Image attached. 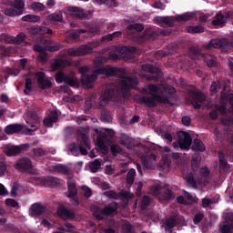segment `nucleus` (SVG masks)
Instances as JSON below:
<instances>
[{
	"label": "nucleus",
	"mask_w": 233,
	"mask_h": 233,
	"mask_svg": "<svg viewBox=\"0 0 233 233\" xmlns=\"http://www.w3.org/2000/svg\"><path fill=\"white\" fill-rule=\"evenodd\" d=\"M100 119H101V121H103V123H110V121H112V116H110V111H108L106 109L102 110Z\"/></svg>",
	"instance_id": "79ce46f5"
},
{
	"label": "nucleus",
	"mask_w": 233,
	"mask_h": 233,
	"mask_svg": "<svg viewBox=\"0 0 233 233\" xmlns=\"http://www.w3.org/2000/svg\"><path fill=\"white\" fill-rule=\"evenodd\" d=\"M19 187H21V185H19V183L15 182L12 186L11 188V198H17V192L19 191Z\"/></svg>",
	"instance_id": "13d9d810"
},
{
	"label": "nucleus",
	"mask_w": 233,
	"mask_h": 233,
	"mask_svg": "<svg viewBox=\"0 0 233 233\" xmlns=\"http://www.w3.org/2000/svg\"><path fill=\"white\" fill-rule=\"evenodd\" d=\"M8 168V166H6V162L5 160L0 161V177L5 175Z\"/></svg>",
	"instance_id": "0e129e2a"
},
{
	"label": "nucleus",
	"mask_w": 233,
	"mask_h": 233,
	"mask_svg": "<svg viewBox=\"0 0 233 233\" xmlns=\"http://www.w3.org/2000/svg\"><path fill=\"white\" fill-rule=\"evenodd\" d=\"M123 35V32L116 31L113 34H108L102 37V41H113L116 37H121Z\"/></svg>",
	"instance_id": "4c0bfd02"
},
{
	"label": "nucleus",
	"mask_w": 233,
	"mask_h": 233,
	"mask_svg": "<svg viewBox=\"0 0 233 233\" xmlns=\"http://www.w3.org/2000/svg\"><path fill=\"white\" fill-rule=\"evenodd\" d=\"M188 34H203L205 32V27L201 25H189L187 27Z\"/></svg>",
	"instance_id": "2f4dec72"
},
{
	"label": "nucleus",
	"mask_w": 233,
	"mask_h": 233,
	"mask_svg": "<svg viewBox=\"0 0 233 233\" xmlns=\"http://www.w3.org/2000/svg\"><path fill=\"white\" fill-rule=\"evenodd\" d=\"M4 14L5 15H9V17H14L15 15H21V14H19L18 10H16L15 8H12V7L6 8L5 10Z\"/></svg>",
	"instance_id": "3c124183"
},
{
	"label": "nucleus",
	"mask_w": 233,
	"mask_h": 233,
	"mask_svg": "<svg viewBox=\"0 0 233 233\" xmlns=\"http://www.w3.org/2000/svg\"><path fill=\"white\" fill-rule=\"evenodd\" d=\"M147 90L149 92V96H137V101L141 105H147V106L153 108L157 106V103H162L163 105H170V99L167 96H160L157 94V92H159V86L154 84H149L147 86Z\"/></svg>",
	"instance_id": "7ed1b4c3"
},
{
	"label": "nucleus",
	"mask_w": 233,
	"mask_h": 233,
	"mask_svg": "<svg viewBox=\"0 0 233 233\" xmlns=\"http://www.w3.org/2000/svg\"><path fill=\"white\" fill-rule=\"evenodd\" d=\"M118 52L120 54H124L125 56H127V54H136L137 52V48L134 47V46H121L118 48Z\"/></svg>",
	"instance_id": "7c9ffc66"
},
{
	"label": "nucleus",
	"mask_w": 233,
	"mask_h": 233,
	"mask_svg": "<svg viewBox=\"0 0 233 233\" xmlns=\"http://www.w3.org/2000/svg\"><path fill=\"white\" fill-rule=\"evenodd\" d=\"M35 181H36V183L42 187H46V185H49V187H54L61 185V179L56 177H48L47 178L45 177H35Z\"/></svg>",
	"instance_id": "4468645a"
},
{
	"label": "nucleus",
	"mask_w": 233,
	"mask_h": 233,
	"mask_svg": "<svg viewBox=\"0 0 233 233\" xmlns=\"http://www.w3.org/2000/svg\"><path fill=\"white\" fill-rule=\"evenodd\" d=\"M206 99L207 96L202 92L191 91L189 93V101H191V104L196 110H199L201 108V105L205 103Z\"/></svg>",
	"instance_id": "9b49d317"
},
{
	"label": "nucleus",
	"mask_w": 233,
	"mask_h": 233,
	"mask_svg": "<svg viewBox=\"0 0 233 233\" xmlns=\"http://www.w3.org/2000/svg\"><path fill=\"white\" fill-rule=\"evenodd\" d=\"M53 170H55V172H59V174H64L65 176L68 175L70 172V169H68L66 166L62 164H56V166H54Z\"/></svg>",
	"instance_id": "f704fd0d"
},
{
	"label": "nucleus",
	"mask_w": 233,
	"mask_h": 233,
	"mask_svg": "<svg viewBox=\"0 0 233 233\" xmlns=\"http://www.w3.org/2000/svg\"><path fill=\"white\" fill-rule=\"evenodd\" d=\"M136 179V169L131 168L127 175V185H134V180Z\"/></svg>",
	"instance_id": "c03bdc74"
},
{
	"label": "nucleus",
	"mask_w": 233,
	"mask_h": 233,
	"mask_svg": "<svg viewBox=\"0 0 233 233\" xmlns=\"http://www.w3.org/2000/svg\"><path fill=\"white\" fill-rule=\"evenodd\" d=\"M231 228H233V224H224L219 230L221 233H229Z\"/></svg>",
	"instance_id": "69168bd1"
},
{
	"label": "nucleus",
	"mask_w": 233,
	"mask_h": 233,
	"mask_svg": "<svg viewBox=\"0 0 233 233\" xmlns=\"http://www.w3.org/2000/svg\"><path fill=\"white\" fill-rule=\"evenodd\" d=\"M28 34L30 35H45V34H48L52 35L54 31L46 26H39V25H33L27 28Z\"/></svg>",
	"instance_id": "dca6fc26"
},
{
	"label": "nucleus",
	"mask_w": 233,
	"mask_h": 233,
	"mask_svg": "<svg viewBox=\"0 0 233 233\" xmlns=\"http://www.w3.org/2000/svg\"><path fill=\"white\" fill-rule=\"evenodd\" d=\"M31 7L33 10H36L37 12H43L45 10V5L39 3V2H35L31 5Z\"/></svg>",
	"instance_id": "bf43d9fd"
},
{
	"label": "nucleus",
	"mask_w": 233,
	"mask_h": 233,
	"mask_svg": "<svg viewBox=\"0 0 233 233\" xmlns=\"http://www.w3.org/2000/svg\"><path fill=\"white\" fill-rule=\"evenodd\" d=\"M117 202H113L105 206L104 208L96 206L92 208V212L94 218H96L97 221H103V219H105V216H112V214H116V212H117Z\"/></svg>",
	"instance_id": "0eeeda50"
},
{
	"label": "nucleus",
	"mask_w": 233,
	"mask_h": 233,
	"mask_svg": "<svg viewBox=\"0 0 233 233\" xmlns=\"http://www.w3.org/2000/svg\"><path fill=\"white\" fill-rule=\"evenodd\" d=\"M212 48H222L223 50L233 48V39L214 38L201 47L192 46L190 52L197 59H203L209 68H214L218 66V57L209 53Z\"/></svg>",
	"instance_id": "f257e3e1"
},
{
	"label": "nucleus",
	"mask_w": 233,
	"mask_h": 233,
	"mask_svg": "<svg viewBox=\"0 0 233 233\" xmlns=\"http://www.w3.org/2000/svg\"><path fill=\"white\" fill-rule=\"evenodd\" d=\"M212 203H214V202L210 198H204L202 199V207L204 208H208V207H210V205H212Z\"/></svg>",
	"instance_id": "774afa93"
},
{
	"label": "nucleus",
	"mask_w": 233,
	"mask_h": 233,
	"mask_svg": "<svg viewBox=\"0 0 233 233\" xmlns=\"http://www.w3.org/2000/svg\"><path fill=\"white\" fill-rule=\"evenodd\" d=\"M68 65V60L65 59H55L53 63H51V70L52 72H56V70H59V68H65Z\"/></svg>",
	"instance_id": "bb28decb"
},
{
	"label": "nucleus",
	"mask_w": 233,
	"mask_h": 233,
	"mask_svg": "<svg viewBox=\"0 0 233 233\" xmlns=\"http://www.w3.org/2000/svg\"><path fill=\"white\" fill-rule=\"evenodd\" d=\"M150 203H152V198L144 196L141 203V210H147L150 207Z\"/></svg>",
	"instance_id": "de8ad7c7"
},
{
	"label": "nucleus",
	"mask_w": 233,
	"mask_h": 233,
	"mask_svg": "<svg viewBox=\"0 0 233 233\" xmlns=\"http://www.w3.org/2000/svg\"><path fill=\"white\" fill-rule=\"evenodd\" d=\"M120 144L127 148H132V138L128 136H123L120 138Z\"/></svg>",
	"instance_id": "37998d69"
},
{
	"label": "nucleus",
	"mask_w": 233,
	"mask_h": 233,
	"mask_svg": "<svg viewBox=\"0 0 233 233\" xmlns=\"http://www.w3.org/2000/svg\"><path fill=\"white\" fill-rule=\"evenodd\" d=\"M194 17H196V14L185 13L175 16H156L154 21L157 25H167L169 28H172L175 25L174 21H177L178 23H187V21H192Z\"/></svg>",
	"instance_id": "39448f33"
},
{
	"label": "nucleus",
	"mask_w": 233,
	"mask_h": 233,
	"mask_svg": "<svg viewBox=\"0 0 233 233\" xmlns=\"http://www.w3.org/2000/svg\"><path fill=\"white\" fill-rule=\"evenodd\" d=\"M55 79L58 85H61V83H65L69 86H76V80H74V77L65 75V72L63 71H58L55 75Z\"/></svg>",
	"instance_id": "2eb2a0df"
},
{
	"label": "nucleus",
	"mask_w": 233,
	"mask_h": 233,
	"mask_svg": "<svg viewBox=\"0 0 233 233\" xmlns=\"http://www.w3.org/2000/svg\"><path fill=\"white\" fill-rule=\"evenodd\" d=\"M174 192L170 189H166L160 196V199L163 201H170L171 199H174Z\"/></svg>",
	"instance_id": "58836bf2"
},
{
	"label": "nucleus",
	"mask_w": 233,
	"mask_h": 233,
	"mask_svg": "<svg viewBox=\"0 0 233 233\" xmlns=\"http://www.w3.org/2000/svg\"><path fill=\"white\" fill-rule=\"evenodd\" d=\"M97 73H96V69L93 71L91 75H84L81 76V83L83 86H86V88H92L94 86L95 81H97Z\"/></svg>",
	"instance_id": "6ab92c4d"
},
{
	"label": "nucleus",
	"mask_w": 233,
	"mask_h": 233,
	"mask_svg": "<svg viewBox=\"0 0 233 233\" xmlns=\"http://www.w3.org/2000/svg\"><path fill=\"white\" fill-rule=\"evenodd\" d=\"M68 12H70V15L74 19H86V17H88V14L85 13V10L81 7H68Z\"/></svg>",
	"instance_id": "4be33fe9"
},
{
	"label": "nucleus",
	"mask_w": 233,
	"mask_h": 233,
	"mask_svg": "<svg viewBox=\"0 0 233 233\" xmlns=\"http://www.w3.org/2000/svg\"><path fill=\"white\" fill-rule=\"evenodd\" d=\"M163 90L166 94H168L169 96H174V94H176V88H174V86H165L163 87Z\"/></svg>",
	"instance_id": "e2e57ef3"
},
{
	"label": "nucleus",
	"mask_w": 233,
	"mask_h": 233,
	"mask_svg": "<svg viewBox=\"0 0 233 233\" xmlns=\"http://www.w3.org/2000/svg\"><path fill=\"white\" fill-rule=\"evenodd\" d=\"M143 150H145V146L138 143V157H140L143 167H145V168H152V166L154 165L157 157L152 153L143 155Z\"/></svg>",
	"instance_id": "9d476101"
},
{
	"label": "nucleus",
	"mask_w": 233,
	"mask_h": 233,
	"mask_svg": "<svg viewBox=\"0 0 233 233\" xmlns=\"http://www.w3.org/2000/svg\"><path fill=\"white\" fill-rule=\"evenodd\" d=\"M81 190L82 192H84V198H86V199H88V198H92V189H90V187H88L87 186H82Z\"/></svg>",
	"instance_id": "4d7b16f0"
},
{
	"label": "nucleus",
	"mask_w": 233,
	"mask_h": 233,
	"mask_svg": "<svg viewBox=\"0 0 233 233\" xmlns=\"http://www.w3.org/2000/svg\"><path fill=\"white\" fill-rule=\"evenodd\" d=\"M15 168L22 172H28L32 168V160L28 157H22L16 161Z\"/></svg>",
	"instance_id": "a211bd4d"
},
{
	"label": "nucleus",
	"mask_w": 233,
	"mask_h": 233,
	"mask_svg": "<svg viewBox=\"0 0 233 233\" xmlns=\"http://www.w3.org/2000/svg\"><path fill=\"white\" fill-rule=\"evenodd\" d=\"M23 125L21 124H11L5 127V132L7 136H11L12 134H19V132H23Z\"/></svg>",
	"instance_id": "393cba45"
},
{
	"label": "nucleus",
	"mask_w": 233,
	"mask_h": 233,
	"mask_svg": "<svg viewBox=\"0 0 233 233\" xmlns=\"http://www.w3.org/2000/svg\"><path fill=\"white\" fill-rule=\"evenodd\" d=\"M28 148V144H23L21 146H11L5 148V154L8 157H12L14 156H19L23 150H26Z\"/></svg>",
	"instance_id": "aec40b11"
},
{
	"label": "nucleus",
	"mask_w": 233,
	"mask_h": 233,
	"mask_svg": "<svg viewBox=\"0 0 233 233\" xmlns=\"http://www.w3.org/2000/svg\"><path fill=\"white\" fill-rule=\"evenodd\" d=\"M96 74H98V76H107V77H118L121 79L119 85L123 97H127L128 93L131 90L137 88V85H139L137 77L125 76L127 74V70H125V68L106 66L96 69Z\"/></svg>",
	"instance_id": "f03ea898"
},
{
	"label": "nucleus",
	"mask_w": 233,
	"mask_h": 233,
	"mask_svg": "<svg viewBox=\"0 0 233 233\" xmlns=\"http://www.w3.org/2000/svg\"><path fill=\"white\" fill-rule=\"evenodd\" d=\"M57 216L61 218V219H69L70 221L76 219V209L68 208L65 206H60L57 209Z\"/></svg>",
	"instance_id": "ddd939ff"
},
{
	"label": "nucleus",
	"mask_w": 233,
	"mask_h": 233,
	"mask_svg": "<svg viewBox=\"0 0 233 233\" xmlns=\"http://www.w3.org/2000/svg\"><path fill=\"white\" fill-rule=\"evenodd\" d=\"M218 159H219V168H221V170H227V167H228V162L227 161V158H225V155L219 153Z\"/></svg>",
	"instance_id": "49530a36"
},
{
	"label": "nucleus",
	"mask_w": 233,
	"mask_h": 233,
	"mask_svg": "<svg viewBox=\"0 0 233 233\" xmlns=\"http://www.w3.org/2000/svg\"><path fill=\"white\" fill-rule=\"evenodd\" d=\"M48 21H52L53 23H63V14L61 13H53L48 15Z\"/></svg>",
	"instance_id": "e433bc0d"
},
{
	"label": "nucleus",
	"mask_w": 233,
	"mask_h": 233,
	"mask_svg": "<svg viewBox=\"0 0 233 233\" xmlns=\"http://www.w3.org/2000/svg\"><path fill=\"white\" fill-rule=\"evenodd\" d=\"M166 228H174L177 225V219L175 217H169L164 223Z\"/></svg>",
	"instance_id": "ea45409f"
},
{
	"label": "nucleus",
	"mask_w": 233,
	"mask_h": 233,
	"mask_svg": "<svg viewBox=\"0 0 233 233\" xmlns=\"http://www.w3.org/2000/svg\"><path fill=\"white\" fill-rule=\"evenodd\" d=\"M33 154L36 157H43V156H46V151L41 147H36L33 149Z\"/></svg>",
	"instance_id": "6e6d98bb"
},
{
	"label": "nucleus",
	"mask_w": 233,
	"mask_h": 233,
	"mask_svg": "<svg viewBox=\"0 0 233 233\" xmlns=\"http://www.w3.org/2000/svg\"><path fill=\"white\" fill-rule=\"evenodd\" d=\"M179 138L177 140L179 148L181 150H190L192 147V137L189 133L181 131L178 135Z\"/></svg>",
	"instance_id": "f8f14e48"
},
{
	"label": "nucleus",
	"mask_w": 233,
	"mask_h": 233,
	"mask_svg": "<svg viewBox=\"0 0 233 233\" xmlns=\"http://www.w3.org/2000/svg\"><path fill=\"white\" fill-rule=\"evenodd\" d=\"M14 8L18 11V14L22 15L23 10H25V1L24 0H15Z\"/></svg>",
	"instance_id": "a18cd8bd"
},
{
	"label": "nucleus",
	"mask_w": 233,
	"mask_h": 233,
	"mask_svg": "<svg viewBox=\"0 0 233 233\" xmlns=\"http://www.w3.org/2000/svg\"><path fill=\"white\" fill-rule=\"evenodd\" d=\"M46 210V208H45V206L39 203H35L31 206L29 212H30V216L38 218L39 216H43Z\"/></svg>",
	"instance_id": "b1692460"
},
{
	"label": "nucleus",
	"mask_w": 233,
	"mask_h": 233,
	"mask_svg": "<svg viewBox=\"0 0 233 233\" xmlns=\"http://www.w3.org/2000/svg\"><path fill=\"white\" fill-rule=\"evenodd\" d=\"M22 21H25L27 23H39V21H41V16L36 15H26L22 17Z\"/></svg>",
	"instance_id": "c9c22d12"
},
{
	"label": "nucleus",
	"mask_w": 233,
	"mask_h": 233,
	"mask_svg": "<svg viewBox=\"0 0 233 233\" xmlns=\"http://www.w3.org/2000/svg\"><path fill=\"white\" fill-rule=\"evenodd\" d=\"M191 149L194 152H205V150H207V147H205L203 141L199 140L198 138H196L193 142Z\"/></svg>",
	"instance_id": "c85d7f7f"
},
{
	"label": "nucleus",
	"mask_w": 233,
	"mask_h": 233,
	"mask_svg": "<svg viewBox=\"0 0 233 233\" xmlns=\"http://www.w3.org/2000/svg\"><path fill=\"white\" fill-rule=\"evenodd\" d=\"M78 140L80 141L79 146L76 144V142L71 143L68 146V150L71 152L72 156H87L88 150H90V138H88V135L86 133H80L78 135ZM86 148L88 150H86Z\"/></svg>",
	"instance_id": "20e7f679"
},
{
	"label": "nucleus",
	"mask_w": 233,
	"mask_h": 233,
	"mask_svg": "<svg viewBox=\"0 0 233 233\" xmlns=\"http://www.w3.org/2000/svg\"><path fill=\"white\" fill-rule=\"evenodd\" d=\"M110 150H111L112 156H115V157L117 156V154H121V152H123V149L117 144L112 145Z\"/></svg>",
	"instance_id": "864d4df0"
},
{
	"label": "nucleus",
	"mask_w": 233,
	"mask_h": 233,
	"mask_svg": "<svg viewBox=\"0 0 233 233\" xmlns=\"http://www.w3.org/2000/svg\"><path fill=\"white\" fill-rule=\"evenodd\" d=\"M89 168L93 174H96L101 168V159L96 158L94 161L89 162Z\"/></svg>",
	"instance_id": "473e14b6"
},
{
	"label": "nucleus",
	"mask_w": 233,
	"mask_h": 233,
	"mask_svg": "<svg viewBox=\"0 0 233 233\" xmlns=\"http://www.w3.org/2000/svg\"><path fill=\"white\" fill-rule=\"evenodd\" d=\"M105 196L106 198H109V199H119L120 198H124V199L128 198V193L125 191H120L119 193H116L114 190L106 191Z\"/></svg>",
	"instance_id": "a878e982"
},
{
	"label": "nucleus",
	"mask_w": 233,
	"mask_h": 233,
	"mask_svg": "<svg viewBox=\"0 0 233 233\" xmlns=\"http://www.w3.org/2000/svg\"><path fill=\"white\" fill-rule=\"evenodd\" d=\"M119 97V90L117 87H107L99 98V106L107 105L109 101H116Z\"/></svg>",
	"instance_id": "1a4fd4ad"
},
{
	"label": "nucleus",
	"mask_w": 233,
	"mask_h": 233,
	"mask_svg": "<svg viewBox=\"0 0 233 233\" xmlns=\"http://www.w3.org/2000/svg\"><path fill=\"white\" fill-rule=\"evenodd\" d=\"M35 76L37 77V85L38 87L41 88V90H46V88H52V81L46 79V75L45 72H37L35 74Z\"/></svg>",
	"instance_id": "f3484780"
},
{
	"label": "nucleus",
	"mask_w": 233,
	"mask_h": 233,
	"mask_svg": "<svg viewBox=\"0 0 233 233\" xmlns=\"http://www.w3.org/2000/svg\"><path fill=\"white\" fill-rule=\"evenodd\" d=\"M219 88H221V85L219 84V82L211 83L210 92H212V94H218V90H219Z\"/></svg>",
	"instance_id": "680f3d73"
},
{
	"label": "nucleus",
	"mask_w": 233,
	"mask_h": 233,
	"mask_svg": "<svg viewBox=\"0 0 233 233\" xmlns=\"http://www.w3.org/2000/svg\"><path fill=\"white\" fill-rule=\"evenodd\" d=\"M142 70L148 74L147 76V81H158V79L163 77V72L161 71V68L154 66L152 64L143 65Z\"/></svg>",
	"instance_id": "6e6552de"
},
{
	"label": "nucleus",
	"mask_w": 233,
	"mask_h": 233,
	"mask_svg": "<svg viewBox=\"0 0 233 233\" xmlns=\"http://www.w3.org/2000/svg\"><path fill=\"white\" fill-rule=\"evenodd\" d=\"M66 227V228H65ZM75 227L72 225V223L66 222L64 227H61L59 230H63V232H70L74 230Z\"/></svg>",
	"instance_id": "052dcab7"
},
{
	"label": "nucleus",
	"mask_w": 233,
	"mask_h": 233,
	"mask_svg": "<svg viewBox=\"0 0 233 233\" xmlns=\"http://www.w3.org/2000/svg\"><path fill=\"white\" fill-rule=\"evenodd\" d=\"M29 92H32V79L26 78L25 84L24 94H25V96H28Z\"/></svg>",
	"instance_id": "603ef678"
},
{
	"label": "nucleus",
	"mask_w": 233,
	"mask_h": 233,
	"mask_svg": "<svg viewBox=\"0 0 233 233\" xmlns=\"http://www.w3.org/2000/svg\"><path fill=\"white\" fill-rule=\"evenodd\" d=\"M156 33L152 27H147L143 34H138V44L141 45L148 39H154Z\"/></svg>",
	"instance_id": "5701e85b"
},
{
	"label": "nucleus",
	"mask_w": 233,
	"mask_h": 233,
	"mask_svg": "<svg viewBox=\"0 0 233 233\" xmlns=\"http://www.w3.org/2000/svg\"><path fill=\"white\" fill-rule=\"evenodd\" d=\"M67 188L69 192V194L67 195V198H74L75 196H77V187L76 186V180L68 179Z\"/></svg>",
	"instance_id": "cd10ccee"
},
{
	"label": "nucleus",
	"mask_w": 233,
	"mask_h": 233,
	"mask_svg": "<svg viewBox=\"0 0 233 233\" xmlns=\"http://www.w3.org/2000/svg\"><path fill=\"white\" fill-rule=\"evenodd\" d=\"M57 121H59V115L57 114V111L53 110L49 112L47 117L44 118L43 124L44 127L52 128L54 127V123H57Z\"/></svg>",
	"instance_id": "412c9836"
},
{
	"label": "nucleus",
	"mask_w": 233,
	"mask_h": 233,
	"mask_svg": "<svg viewBox=\"0 0 233 233\" xmlns=\"http://www.w3.org/2000/svg\"><path fill=\"white\" fill-rule=\"evenodd\" d=\"M212 23L215 26H219V25H225V15L221 13L217 14Z\"/></svg>",
	"instance_id": "a19ab883"
},
{
	"label": "nucleus",
	"mask_w": 233,
	"mask_h": 233,
	"mask_svg": "<svg viewBox=\"0 0 233 233\" xmlns=\"http://www.w3.org/2000/svg\"><path fill=\"white\" fill-rule=\"evenodd\" d=\"M99 46V42H93L86 45H82L78 47H71L67 49V56L70 57H81L83 56H88L94 52V48Z\"/></svg>",
	"instance_id": "423d86ee"
},
{
	"label": "nucleus",
	"mask_w": 233,
	"mask_h": 233,
	"mask_svg": "<svg viewBox=\"0 0 233 233\" xmlns=\"http://www.w3.org/2000/svg\"><path fill=\"white\" fill-rule=\"evenodd\" d=\"M26 39V35L25 33H20L16 36H11L8 38V43H13V45H19L20 43H23Z\"/></svg>",
	"instance_id": "c756f323"
},
{
	"label": "nucleus",
	"mask_w": 233,
	"mask_h": 233,
	"mask_svg": "<svg viewBox=\"0 0 233 233\" xmlns=\"http://www.w3.org/2000/svg\"><path fill=\"white\" fill-rule=\"evenodd\" d=\"M5 205L6 207H12L13 208H15V207H18L17 201L14 198H7L5 199Z\"/></svg>",
	"instance_id": "338daca9"
},
{
	"label": "nucleus",
	"mask_w": 233,
	"mask_h": 233,
	"mask_svg": "<svg viewBox=\"0 0 233 233\" xmlns=\"http://www.w3.org/2000/svg\"><path fill=\"white\" fill-rule=\"evenodd\" d=\"M186 181L188 187H191L192 188H198V182L196 181V178H194V174L192 172L186 176Z\"/></svg>",
	"instance_id": "72a5a7b5"
},
{
	"label": "nucleus",
	"mask_w": 233,
	"mask_h": 233,
	"mask_svg": "<svg viewBox=\"0 0 233 233\" xmlns=\"http://www.w3.org/2000/svg\"><path fill=\"white\" fill-rule=\"evenodd\" d=\"M27 116L35 123H39V116L37 115V111L35 110H29L27 112Z\"/></svg>",
	"instance_id": "5fc2aeb1"
},
{
	"label": "nucleus",
	"mask_w": 233,
	"mask_h": 233,
	"mask_svg": "<svg viewBox=\"0 0 233 233\" xmlns=\"http://www.w3.org/2000/svg\"><path fill=\"white\" fill-rule=\"evenodd\" d=\"M127 30H136V32H143L145 26L142 24H131L127 26Z\"/></svg>",
	"instance_id": "8fccbe9b"
},
{
	"label": "nucleus",
	"mask_w": 233,
	"mask_h": 233,
	"mask_svg": "<svg viewBox=\"0 0 233 233\" xmlns=\"http://www.w3.org/2000/svg\"><path fill=\"white\" fill-rule=\"evenodd\" d=\"M98 5H106L109 8L116 6V0H95Z\"/></svg>",
	"instance_id": "09e8293b"
}]
</instances>
